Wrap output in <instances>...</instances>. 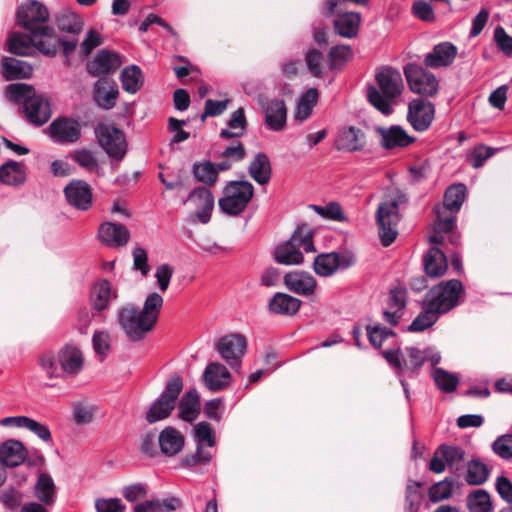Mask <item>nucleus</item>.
Segmentation results:
<instances>
[{"label": "nucleus", "mask_w": 512, "mask_h": 512, "mask_svg": "<svg viewBox=\"0 0 512 512\" xmlns=\"http://www.w3.org/2000/svg\"><path fill=\"white\" fill-rule=\"evenodd\" d=\"M376 85L366 88L369 103L384 115L393 112V106L404 90V82L399 70L383 66L375 74Z\"/></svg>", "instance_id": "1"}, {"label": "nucleus", "mask_w": 512, "mask_h": 512, "mask_svg": "<svg viewBox=\"0 0 512 512\" xmlns=\"http://www.w3.org/2000/svg\"><path fill=\"white\" fill-rule=\"evenodd\" d=\"M8 98L23 103V111L27 119L38 126L45 124L51 117L50 104L41 95H36L32 86L24 83L10 84L6 88Z\"/></svg>", "instance_id": "2"}, {"label": "nucleus", "mask_w": 512, "mask_h": 512, "mask_svg": "<svg viewBox=\"0 0 512 512\" xmlns=\"http://www.w3.org/2000/svg\"><path fill=\"white\" fill-rule=\"evenodd\" d=\"M406 202L405 195L397 192L380 203L376 211L378 233L383 246L391 245L398 236L399 205Z\"/></svg>", "instance_id": "3"}, {"label": "nucleus", "mask_w": 512, "mask_h": 512, "mask_svg": "<svg viewBox=\"0 0 512 512\" xmlns=\"http://www.w3.org/2000/svg\"><path fill=\"white\" fill-rule=\"evenodd\" d=\"M299 248L306 253L314 252L312 233L304 228H298L290 240L279 244L274 252L278 263L284 265H298L303 262V255Z\"/></svg>", "instance_id": "4"}, {"label": "nucleus", "mask_w": 512, "mask_h": 512, "mask_svg": "<svg viewBox=\"0 0 512 512\" xmlns=\"http://www.w3.org/2000/svg\"><path fill=\"white\" fill-rule=\"evenodd\" d=\"M462 293L459 280L442 281L427 292L424 301L441 316L459 304Z\"/></svg>", "instance_id": "5"}, {"label": "nucleus", "mask_w": 512, "mask_h": 512, "mask_svg": "<svg viewBox=\"0 0 512 512\" xmlns=\"http://www.w3.org/2000/svg\"><path fill=\"white\" fill-rule=\"evenodd\" d=\"M224 196L218 205L223 213L231 216L239 215L245 210L254 196V187L249 181H230L223 189Z\"/></svg>", "instance_id": "6"}, {"label": "nucleus", "mask_w": 512, "mask_h": 512, "mask_svg": "<svg viewBox=\"0 0 512 512\" xmlns=\"http://www.w3.org/2000/svg\"><path fill=\"white\" fill-rule=\"evenodd\" d=\"M183 389V381L179 375L169 378L164 391L161 393L146 413V420L150 424L156 423L170 416L175 408L176 401Z\"/></svg>", "instance_id": "7"}, {"label": "nucleus", "mask_w": 512, "mask_h": 512, "mask_svg": "<svg viewBox=\"0 0 512 512\" xmlns=\"http://www.w3.org/2000/svg\"><path fill=\"white\" fill-rule=\"evenodd\" d=\"M119 325L131 341H140L155 326L142 311L133 304L121 307L117 312Z\"/></svg>", "instance_id": "8"}, {"label": "nucleus", "mask_w": 512, "mask_h": 512, "mask_svg": "<svg viewBox=\"0 0 512 512\" xmlns=\"http://www.w3.org/2000/svg\"><path fill=\"white\" fill-rule=\"evenodd\" d=\"M405 351L407 357H404L398 349L384 351L382 355L399 375L413 377L425 363L427 356L424 351L415 347H408Z\"/></svg>", "instance_id": "9"}, {"label": "nucleus", "mask_w": 512, "mask_h": 512, "mask_svg": "<svg viewBox=\"0 0 512 512\" xmlns=\"http://www.w3.org/2000/svg\"><path fill=\"white\" fill-rule=\"evenodd\" d=\"M355 263L354 255L349 251L318 254L313 261V270L320 277H330Z\"/></svg>", "instance_id": "10"}, {"label": "nucleus", "mask_w": 512, "mask_h": 512, "mask_svg": "<svg viewBox=\"0 0 512 512\" xmlns=\"http://www.w3.org/2000/svg\"><path fill=\"white\" fill-rule=\"evenodd\" d=\"M404 74L414 93L427 97L437 94L439 82L433 73L416 64H408L404 68Z\"/></svg>", "instance_id": "11"}, {"label": "nucleus", "mask_w": 512, "mask_h": 512, "mask_svg": "<svg viewBox=\"0 0 512 512\" xmlns=\"http://www.w3.org/2000/svg\"><path fill=\"white\" fill-rule=\"evenodd\" d=\"M95 134L99 144L105 152L114 159H122L127 151V143L124 133L111 125H98Z\"/></svg>", "instance_id": "12"}, {"label": "nucleus", "mask_w": 512, "mask_h": 512, "mask_svg": "<svg viewBox=\"0 0 512 512\" xmlns=\"http://www.w3.org/2000/svg\"><path fill=\"white\" fill-rule=\"evenodd\" d=\"M49 18L48 9L37 1H30L18 8L17 20L19 25L35 34L42 27H48L46 22Z\"/></svg>", "instance_id": "13"}, {"label": "nucleus", "mask_w": 512, "mask_h": 512, "mask_svg": "<svg viewBox=\"0 0 512 512\" xmlns=\"http://www.w3.org/2000/svg\"><path fill=\"white\" fill-rule=\"evenodd\" d=\"M247 348L246 338L241 334H229L221 337L216 349L220 356L228 363L232 369H239L241 359Z\"/></svg>", "instance_id": "14"}, {"label": "nucleus", "mask_w": 512, "mask_h": 512, "mask_svg": "<svg viewBox=\"0 0 512 512\" xmlns=\"http://www.w3.org/2000/svg\"><path fill=\"white\" fill-rule=\"evenodd\" d=\"M435 117V106L422 98L413 99L408 105L407 120L418 132L429 129Z\"/></svg>", "instance_id": "15"}, {"label": "nucleus", "mask_w": 512, "mask_h": 512, "mask_svg": "<svg viewBox=\"0 0 512 512\" xmlns=\"http://www.w3.org/2000/svg\"><path fill=\"white\" fill-rule=\"evenodd\" d=\"M435 219L432 226V234L429 241L432 244L440 245L444 242V234L452 232L455 226L456 212H453L440 204L434 207Z\"/></svg>", "instance_id": "16"}, {"label": "nucleus", "mask_w": 512, "mask_h": 512, "mask_svg": "<svg viewBox=\"0 0 512 512\" xmlns=\"http://www.w3.org/2000/svg\"><path fill=\"white\" fill-rule=\"evenodd\" d=\"M407 305V291L402 287H395L390 290L386 307L382 312L384 322L391 326H397L404 315Z\"/></svg>", "instance_id": "17"}, {"label": "nucleus", "mask_w": 512, "mask_h": 512, "mask_svg": "<svg viewBox=\"0 0 512 512\" xmlns=\"http://www.w3.org/2000/svg\"><path fill=\"white\" fill-rule=\"evenodd\" d=\"M260 105L267 127L275 132L284 130L287 122V107L284 100L278 98L265 100Z\"/></svg>", "instance_id": "18"}, {"label": "nucleus", "mask_w": 512, "mask_h": 512, "mask_svg": "<svg viewBox=\"0 0 512 512\" xmlns=\"http://www.w3.org/2000/svg\"><path fill=\"white\" fill-rule=\"evenodd\" d=\"M185 202H191L196 207L195 218L202 224H207L211 219L215 199L213 193L206 187H196L188 195Z\"/></svg>", "instance_id": "19"}, {"label": "nucleus", "mask_w": 512, "mask_h": 512, "mask_svg": "<svg viewBox=\"0 0 512 512\" xmlns=\"http://www.w3.org/2000/svg\"><path fill=\"white\" fill-rule=\"evenodd\" d=\"M49 132L56 143H75L81 136V126L76 120L58 118L50 124Z\"/></svg>", "instance_id": "20"}, {"label": "nucleus", "mask_w": 512, "mask_h": 512, "mask_svg": "<svg viewBox=\"0 0 512 512\" xmlns=\"http://www.w3.org/2000/svg\"><path fill=\"white\" fill-rule=\"evenodd\" d=\"M68 203L76 209L86 211L92 205V189L83 180H73L64 189Z\"/></svg>", "instance_id": "21"}, {"label": "nucleus", "mask_w": 512, "mask_h": 512, "mask_svg": "<svg viewBox=\"0 0 512 512\" xmlns=\"http://www.w3.org/2000/svg\"><path fill=\"white\" fill-rule=\"evenodd\" d=\"M286 288L298 295L309 297L315 294L317 289L316 279L305 271H292L284 276Z\"/></svg>", "instance_id": "22"}, {"label": "nucleus", "mask_w": 512, "mask_h": 512, "mask_svg": "<svg viewBox=\"0 0 512 512\" xmlns=\"http://www.w3.org/2000/svg\"><path fill=\"white\" fill-rule=\"evenodd\" d=\"M122 65L119 54L108 50H100L88 63V72L93 76H102L115 72Z\"/></svg>", "instance_id": "23"}, {"label": "nucleus", "mask_w": 512, "mask_h": 512, "mask_svg": "<svg viewBox=\"0 0 512 512\" xmlns=\"http://www.w3.org/2000/svg\"><path fill=\"white\" fill-rule=\"evenodd\" d=\"M380 136V144L385 149L404 148L415 141V138L408 135L400 126L378 127L376 129Z\"/></svg>", "instance_id": "24"}, {"label": "nucleus", "mask_w": 512, "mask_h": 512, "mask_svg": "<svg viewBox=\"0 0 512 512\" xmlns=\"http://www.w3.org/2000/svg\"><path fill=\"white\" fill-rule=\"evenodd\" d=\"M230 379L229 370L219 362L209 363L203 374L204 384L212 392H218L228 387Z\"/></svg>", "instance_id": "25"}, {"label": "nucleus", "mask_w": 512, "mask_h": 512, "mask_svg": "<svg viewBox=\"0 0 512 512\" xmlns=\"http://www.w3.org/2000/svg\"><path fill=\"white\" fill-rule=\"evenodd\" d=\"M98 237L102 243L116 248L125 246L128 243L130 233L124 225L105 222L99 227Z\"/></svg>", "instance_id": "26"}, {"label": "nucleus", "mask_w": 512, "mask_h": 512, "mask_svg": "<svg viewBox=\"0 0 512 512\" xmlns=\"http://www.w3.org/2000/svg\"><path fill=\"white\" fill-rule=\"evenodd\" d=\"M457 53V47L452 43L442 42L435 45L432 52L426 55L424 64L430 68L447 67L453 63Z\"/></svg>", "instance_id": "27"}, {"label": "nucleus", "mask_w": 512, "mask_h": 512, "mask_svg": "<svg viewBox=\"0 0 512 512\" xmlns=\"http://www.w3.org/2000/svg\"><path fill=\"white\" fill-rule=\"evenodd\" d=\"M365 145V133L354 126L341 129L335 141V146L338 150L348 152L360 151L365 147Z\"/></svg>", "instance_id": "28"}, {"label": "nucleus", "mask_w": 512, "mask_h": 512, "mask_svg": "<svg viewBox=\"0 0 512 512\" xmlns=\"http://www.w3.org/2000/svg\"><path fill=\"white\" fill-rule=\"evenodd\" d=\"M58 361L62 372L77 375L83 368V354L75 345H65L58 352Z\"/></svg>", "instance_id": "29"}, {"label": "nucleus", "mask_w": 512, "mask_h": 512, "mask_svg": "<svg viewBox=\"0 0 512 512\" xmlns=\"http://www.w3.org/2000/svg\"><path fill=\"white\" fill-rule=\"evenodd\" d=\"M117 297V290L112 289L111 283L106 279H101L91 289L90 304L96 312H101L108 307L111 300Z\"/></svg>", "instance_id": "30"}, {"label": "nucleus", "mask_w": 512, "mask_h": 512, "mask_svg": "<svg viewBox=\"0 0 512 512\" xmlns=\"http://www.w3.org/2000/svg\"><path fill=\"white\" fill-rule=\"evenodd\" d=\"M118 96L119 91L114 82L102 78L95 84L94 100L99 107L105 110L112 109Z\"/></svg>", "instance_id": "31"}, {"label": "nucleus", "mask_w": 512, "mask_h": 512, "mask_svg": "<svg viewBox=\"0 0 512 512\" xmlns=\"http://www.w3.org/2000/svg\"><path fill=\"white\" fill-rule=\"evenodd\" d=\"M26 457V448L18 440H7L0 447V461L7 467L19 466Z\"/></svg>", "instance_id": "32"}, {"label": "nucleus", "mask_w": 512, "mask_h": 512, "mask_svg": "<svg viewBox=\"0 0 512 512\" xmlns=\"http://www.w3.org/2000/svg\"><path fill=\"white\" fill-rule=\"evenodd\" d=\"M423 265L426 274L433 278L443 276L448 268L444 252L436 246L431 247L424 256Z\"/></svg>", "instance_id": "33"}, {"label": "nucleus", "mask_w": 512, "mask_h": 512, "mask_svg": "<svg viewBox=\"0 0 512 512\" xmlns=\"http://www.w3.org/2000/svg\"><path fill=\"white\" fill-rule=\"evenodd\" d=\"M182 507L180 498L171 496L163 499L154 498L134 506L133 512H174Z\"/></svg>", "instance_id": "34"}, {"label": "nucleus", "mask_w": 512, "mask_h": 512, "mask_svg": "<svg viewBox=\"0 0 512 512\" xmlns=\"http://www.w3.org/2000/svg\"><path fill=\"white\" fill-rule=\"evenodd\" d=\"M34 36V46L44 55L53 57L57 54L60 46V39L56 36L53 28L42 27Z\"/></svg>", "instance_id": "35"}, {"label": "nucleus", "mask_w": 512, "mask_h": 512, "mask_svg": "<svg viewBox=\"0 0 512 512\" xmlns=\"http://www.w3.org/2000/svg\"><path fill=\"white\" fill-rule=\"evenodd\" d=\"M361 16L356 12L338 13L334 20L335 32L345 38H353L357 36Z\"/></svg>", "instance_id": "36"}, {"label": "nucleus", "mask_w": 512, "mask_h": 512, "mask_svg": "<svg viewBox=\"0 0 512 512\" xmlns=\"http://www.w3.org/2000/svg\"><path fill=\"white\" fill-rule=\"evenodd\" d=\"M159 445L163 454L174 456L184 446L183 435L173 427H166L159 435Z\"/></svg>", "instance_id": "37"}, {"label": "nucleus", "mask_w": 512, "mask_h": 512, "mask_svg": "<svg viewBox=\"0 0 512 512\" xmlns=\"http://www.w3.org/2000/svg\"><path fill=\"white\" fill-rule=\"evenodd\" d=\"M301 300L285 293H276L269 302V310L275 314L294 315L301 307Z\"/></svg>", "instance_id": "38"}, {"label": "nucleus", "mask_w": 512, "mask_h": 512, "mask_svg": "<svg viewBox=\"0 0 512 512\" xmlns=\"http://www.w3.org/2000/svg\"><path fill=\"white\" fill-rule=\"evenodd\" d=\"M26 180V169L23 163L10 160L0 166V181L6 185L18 186Z\"/></svg>", "instance_id": "39"}, {"label": "nucleus", "mask_w": 512, "mask_h": 512, "mask_svg": "<svg viewBox=\"0 0 512 512\" xmlns=\"http://www.w3.org/2000/svg\"><path fill=\"white\" fill-rule=\"evenodd\" d=\"M2 67L3 75L7 80L29 78L33 72L29 63L12 57H4Z\"/></svg>", "instance_id": "40"}, {"label": "nucleus", "mask_w": 512, "mask_h": 512, "mask_svg": "<svg viewBox=\"0 0 512 512\" xmlns=\"http://www.w3.org/2000/svg\"><path fill=\"white\" fill-rule=\"evenodd\" d=\"M200 411V397L196 389L189 390L179 404V417L187 422L194 421Z\"/></svg>", "instance_id": "41"}, {"label": "nucleus", "mask_w": 512, "mask_h": 512, "mask_svg": "<svg viewBox=\"0 0 512 512\" xmlns=\"http://www.w3.org/2000/svg\"><path fill=\"white\" fill-rule=\"evenodd\" d=\"M227 125V128L220 131L221 138L232 139L243 136L247 127L244 108L240 107L234 111L230 115Z\"/></svg>", "instance_id": "42"}, {"label": "nucleus", "mask_w": 512, "mask_h": 512, "mask_svg": "<svg viewBox=\"0 0 512 512\" xmlns=\"http://www.w3.org/2000/svg\"><path fill=\"white\" fill-rule=\"evenodd\" d=\"M248 171L258 184H267L271 178V165L267 155L258 153L250 163Z\"/></svg>", "instance_id": "43"}, {"label": "nucleus", "mask_w": 512, "mask_h": 512, "mask_svg": "<svg viewBox=\"0 0 512 512\" xmlns=\"http://www.w3.org/2000/svg\"><path fill=\"white\" fill-rule=\"evenodd\" d=\"M122 88L130 93L138 92L144 83V77L141 69L137 65L125 67L120 74Z\"/></svg>", "instance_id": "44"}, {"label": "nucleus", "mask_w": 512, "mask_h": 512, "mask_svg": "<svg viewBox=\"0 0 512 512\" xmlns=\"http://www.w3.org/2000/svg\"><path fill=\"white\" fill-rule=\"evenodd\" d=\"M34 494L44 505L50 506L55 502V484L50 475H39Z\"/></svg>", "instance_id": "45"}, {"label": "nucleus", "mask_w": 512, "mask_h": 512, "mask_svg": "<svg viewBox=\"0 0 512 512\" xmlns=\"http://www.w3.org/2000/svg\"><path fill=\"white\" fill-rule=\"evenodd\" d=\"M489 477L487 466L479 459H473L466 465L464 480L469 485H482Z\"/></svg>", "instance_id": "46"}, {"label": "nucleus", "mask_w": 512, "mask_h": 512, "mask_svg": "<svg viewBox=\"0 0 512 512\" xmlns=\"http://www.w3.org/2000/svg\"><path fill=\"white\" fill-rule=\"evenodd\" d=\"M8 47L12 54L20 56L32 55L35 50L34 36L33 34H15L9 38Z\"/></svg>", "instance_id": "47"}, {"label": "nucleus", "mask_w": 512, "mask_h": 512, "mask_svg": "<svg viewBox=\"0 0 512 512\" xmlns=\"http://www.w3.org/2000/svg\"><path fill=\"white\" fill-rule=\"evenodd\" d=\"M466 502L470 512H491L493 510L490 495L483 489L470 492Z\"/></svg>", "instance_id": "48"}, {"label": "nucleus", "mask_w": 512, "mask_h": 512, "mask_svg": "<svg viewBox=\"0 0 512 512\" xmlns=\"http://www.w3.org/2000/svg\"><path fill=\"white\" fill-rule=\"evenodd\" d=\"M465 196L466 186L464 184H455L447 188L444 194V200L439 204L458 213L465 200Z\"/></svg>", "instance_id": "49"}, {"label": "nucleus", "mask_w": 512, "mask_h": 512, "mask_svg": "<svg viewBox=\"0 0 512 512\" xmlns=\"http://www.w3.org/2000/svg\"><path fill=\"white\" fill-rule=\"evenodd\" d=\"M440 315L436 313L425 301L423 302V310L417 315V317L409 325V331L421 332L431 326H433Z\"/></svg>", "instance_id": "50"}, {"label": "nucleus", "mask_w": 512, "mask_h": 512, "mask_svg": "<svg viewBox=\"0 0 512 512\" xmlns=\"http://www.w3.org/2000/svg\"><path fill=\"white\" fill-rule=\"evenodd\" d=\"M421 483L409 480L405 490V512H418L423 500Z\"/></svg>", "instance_id": "51"}, {"label": "nucleus", "mask_w": 512, "mask_h": 512, "mask_svg": "<svg viewBox=\"0 0 512 512\" xmlns=\"http://www.w3.org/2000/svg\"><path fill=\"white\" fill-rule=\"evenodd\" d=\"M318 96L319 94L316 88H310L306 91L298 102L295 112L296 120L304 121L310 117L314 106L317 104Z\"/></svg>", "instance_id": "52"}, {"label": "nucleus", "mask_w": 512, "mask_h": 512, "mask_svg": "<svg viewBox=\"0 0 512 512\" xmlns=\"http://www.w3.org/2000/svg\"><path fill=\"white\" fill-rule=\"evenodd\" d=\"M38 364L49 379L61 376V367L58 361V354L52 351L43 352L38 359Z\"/></svg>", "instance_id": "53"}, {"label": "nucleus", "mask_w": 512, "mask_h": 512, "mask_svg": "<svg viewBox=\"0 0 512 512\" xmlns=\"http://www.w3.org/2000/svg\"><path fill=\"white\" fill-rule=\"evenodd\" d=\"M194 177L208 186H214L217 182L216 165L211 161L195 163L193 165Z\"/></svg>", "instance_id": "54"}, {"label": "nucleus", "mask_w": 512, "mask_h": 512, "mask_svg": "<svg viewBox=\"0 0 512 512\" xmlns=\"http://www.w3.org/2000/svg\"><path fill=\"white\" fill-rule=\"evenodd\" d=\"M438 452H440L450 470H458L465 458V451L458 446L441 445Z\"/></svg>", "instance_id": "55"}, {"label": "nucleus", "mask_w": 512, "mask_h": 512, "mask_svg": "<svg viewBox=\"0 0 512 512\" xmlns=\"http://www.w3.org/2000/svg\"><path fill=\"white\" fill-rule=\"evenodd\" d=\"M432 376L437 387L446 393L455 391L459 383V378L455 374L449 373L442 368H436Z\"/></svg>", "instance_id": "56"}, {"label": "nucleus", "mask_w": 512, "mask_h": 512, "mask_svg": "<svg viewBox=\"0 0 512 512\" xmlns=\"http://www.w3.org/2000/svg\"><path fill=\"white\" fill-rule=\"evenodd\" d=\"M454 490L453 479L447 477L444 480L435 483L429 489V499L436 503L450 498Z\"/></svg>", "instance_id": "57"}, {"label": "nucleus", "mask_w": 512, "mask_h": 512, "mask_svg": "<svg viewBox=\"0 0 512 512\" xmlns=\"http://www.w3.org/2000/svg\"><path fill=\"white\" fill-rule=\"evenodd\" d=\"M57 26L61 31L79 34L83 29V21L77 14L65 12L57 17Z\"/></svg>", "instance_id": "58"}, {"label": "nucleus", "mask_w": 512, "mask_h": 512, "mask_svg": "<svg viewBox=\"0 0 512 512\" xmlns=\"http://www.w3.org/2000/svg\"><path fill=\"white\" fill-rule=\"evenodd\" d=\"M163 303V297L157 292L150 293L144 302V306L141 311L153 322L154 325L157 323Z\"/></svg>", "instance_id": "59"}, {"label": "nucleus", "mask_w": 512, "mask_h": 512, "mask_svg": "<svg viewBox=\"0 0 512 512\" xmlns=\"http://www.w3.org/2000/svg\"><path fill=\"white\" fill-rule=\"evenodd\" d=\"M492 451L505 461H512V432L498 436L491 445Z\"/></svg>", "instance_id": "60"}, {"label": "nucleus", "mask_w": 512, "mask_h": 512, "mask_svg": "<svg viewBox=\"0 0 512 512\" xmlns=\"http://www.w3.org/2000/svg\"><path fill=\"white\" fill-rule=\"evenodd\" d=\"M70 158L88 172L98 170V161L92 151L77 149L70 153Z\"/></svg>", "instance_id": "61"}, {"label": "nucleus", "mask_w": 512, "mask_h": 512, "mask_svg": "<svg viewBox=\"0 0 512 512\" xmlns=\"http://www.w3.org/2000/svg\"><path fill=\"white\" fill-rule=\"evenodd\" d=\"M328 56L330 68L337 69L352 58V50L349 45H339L332 47Z\"/></svg>", "instance_id": "62"}, {"label": "nucleus", "mask_w": 512, "mask_h": 512, "mask_svg": "<svg viewBox=\"0 0 512 512\" xmlns=\"http://www.w3.org/2000/svg\"><path fill=\"white\" fill-rule=\"evenodd\" d=\"M495 149L483 144L474 147L467 155V160L473 168H480L485 161L493 156Z\"/></svg>", "instance_id": "63"}, {"label": "nucleus", "mask_w": 512, "mask_h": 512, "mask_svg": "<svg viewBox=\"0 0 512 512\" xmlns=\"http://www.w3.org/2000/svg\"><path fill=\"white\" fill-rule=\"evenodd\" d=\"M367 335L372 346L379 348L382 346L384 340L394 336V332L380 324H375L367 326Z\"/></svg>", "instance_id": "64"}]
</instances>
